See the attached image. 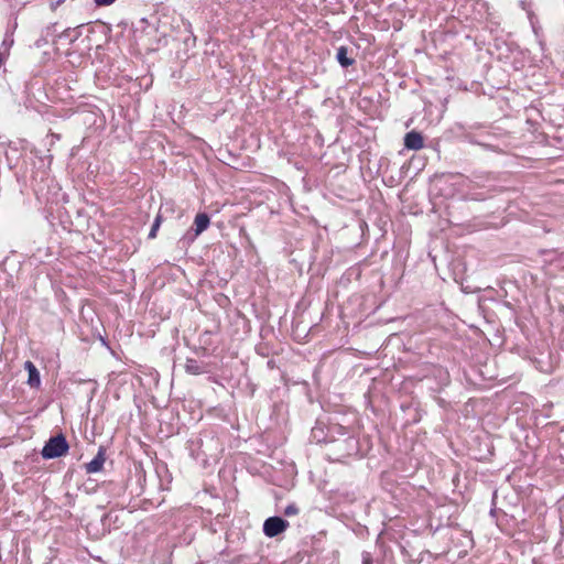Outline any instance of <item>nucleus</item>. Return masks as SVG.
I'll return each instance as SVG.
<instances>
[{
    "label": "nucleus",
    "mask_w": 564,
    "mask_h": 564,
    "mask_svg": "<svg viewBox=\"0 0 564 564\" xmlns=\"http://www.w3.org/2000/svg\"><path fill=\"white\" fill-rule=\"evenodd\" d=\"M185 370L189 375H200L204 372V367L195 359H187L185 362Z\"/></svg>",
    "instance_id": "0eeeda50"
},
{
    "label": "nucleus",
    "mask_w": 564,
    "mask_h": 564,
    "mask_svg": "<svg viewBox=\"0 0 564 564\" xmlns=\"http://www.w3.org/2000/svg\"><path fill=\"white\" fill-rule=\"evenodd\" d=\"M404 147L409 150H421L424 147V140L420 132L410 131L404 137Z\"/></svg>",
    "instance_id": "7ed1b4c3"
},
{
    "label": "nucleus",
    "mask_w": 564,
    "mask_h": 564,
    "mask_svg": "<svg viewBox=\"0 0 564 564\" xmlns=\"http://www.w3.org/2000/svg\"><path fill=\"white\" fill-rule=\"evenodd\" d=\"M116 0H95V3L98 6V7H107V6H110L115 2Z\"/></svg>",
    "instance_id": "9b49d317"
},
{
    "label": "nucleus",
    "mask_w": 564,
    "mask_h": 564,
    "mask_svg": "<svg viewBox=\"0 0 564 564\" xmlns=\"http://www.w3.org/2000/svg\"><path fill=\"white\" fill-rule=\"evenodd\" d=\"M210 219L209 216L205 213H199L196 215L194 219L195 225V236L200 235L204 230H206L209 226Z\"/></svg>",
    "instance_id": "423d86ee"
},
{
    "label": "nucleus",
    "mask_w": 564,
    "mask_h": 564,
    "mask_svg": "<svg viewBox=\"0 0 564 564\" xmlns=\"http://www.w3.org/2000/svg\"><path fill=\"white\" fill-rule=\"evenodd\" d=\"M68 443L66 438L59 434L51 437L42 449L43 458L51 459L63 456L68 451Z\"/></svg>",
    "instance_id": "f257e3e1"
},
{
    "label": "nucleus",
    "mask_w": 564,
    "mask_h": 564,
    "mask_svg": "<svg viewBox=\"0 0 564 564\" xmlns=\"http://www.w3.org/2000/svg\"><path fill=\"white\" fill-rule=\"evenodd\" d=\"M161 221H162V217H161V215H158L155 217L154 223H153V225L151 227V230L149 232V238L150 239H153V238L156 237V232H158V229H159V227L161 225Z\"/></svg>",
    "instance_id": "1a4fd4ad"
},
{
    "label": "nucleus",
    "mask_w": 564,
    "mask_h": 564,
    "mask_svg": "<svg viewBox=\"0 0 564 564\" xmlns=\"http://www.w3.org/2000/svg\"><path fill=\"white\" fill-rule=\"evenodd\" d=\"M105 464V454L100 449L93 460L86 464L85 468L87 474L98 473L102 469Z\"/></svg>",
    "instance_id": "20e7f679"
},
{
    "label": "nucleus",
    "mask_w": 564,
    "mask_h": 564,
    "mask_svg": "<svg viewBox=\"0 0 564 564\" xmlns=\"http://www.w3.org/2000/svg\"><path fill=\"white\" fill-rule=\"evenodd\" d=\"M348 50L345 46H340L337 50V61L343 67H348L354 64V59L347 56Z\"/></svg>",
    "instance_id": "6e6552de"
},
{
    "label": "nucleus",
    "mask_w": 564,
    "mask_h": 564,
    "mask_svg": "<svg viewBox=\"0 0 564 564\" xmlns=\"http://www.w3.org/2000/svg\"><path fill=\"white\" fill-rule=\"evenodd\" d=\"M299 511H300V510H299L297 506H296V505H294V503H291V505H289V506L284 509L283 513H284L285 516H288V517H291V516H296V514L299 513Z\"/></svg>",
    "instance_id": "9d476101"
},
{
    "label": "nucleus",
    "mask_w": 564,
    "mask_h": 564,
    "mask_svg": "<svg viewBox=\"0 0 564 564\" xmlns=\"http://www.w3.org/2000/svg\"><path fill=\"white\" fill-rule=\"evenodd\" d=\"M24 368L29 373L28 383L33 388H37L41 383L39 370L32 361H25Z\"/></svg>",
    "instance_id": "39448f33"
},
{
    "label": "nucleus",
    "mask_w": 564,
    "mask_h": 564,
    "mask_svg": "<svg viewBox=\"0 0 564 564\" xmlns=\"http://www.w3.org/2000/svg\"><path fill=\"white\" fill-rule=\"evenodd\" d=\"M64 0H57L56 4H61Z\"/></svg>",
    "instance_id": "ddd939ff"
},
{
    "label": "nucleus",
    "mask_w": 564,
    "mask_h": 564,
    "mask_svg": "<svg viewBox=\"0 0 564 564\" xmlns=\"http://www.w3.org/2000/svg\"><path fill=\"white\" fill-rule=\"evenodd\" d=\"M289 528V522L280 517H270L263 523V533L268 538H274Z\"/></svg>",
    "instance_id": "f03ea898"
},
{
    "label": "nucleus",
    "mask_w": 564,
    "mask_h": 564,
    "mask_svg": "<svg viewBox=\"0 0 564 564\" xmlns=\"http://www.w3.org/2000/svg\"><path fill=\"white\" fill-rule=\"evenodd\" d=\"M3 61H4L3 55H2V53H0V66L2 65Z\"/></svg>",
    "instance_id": "f8f14e48"
}]
</instances>
